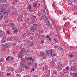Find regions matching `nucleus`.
Masks as SVG:
<instances>
[{
  "mask_svg": "<svg viewBox=\"0 0 77 77\" xmlns=\"http://www.w3.org/2000/svg\"><path fill=\"white\" fill-rule=\"evenodd\" d=\"M74 77H77V72H75Z\"/></svg>",
  "mask_w": 77,
  "mask_h": 77,
  "instance_id": "16",
  "label": "nucleus"
},
{
  "mask_svg": "<svg viewBox=\"0 0 77 77\" xmlns=\"http://www.w3.org/2000/svg\"><path fill=\"white\" fill-rule=\"evenodd\" d=\"M23 35H24V36H25V34H23Z\"/></svg>",
  "mask_w": 77,
  "mask_h": 77,
  "instance_id": "63",
  "label": "nucleus"
},
{
  "mask_svg": "<svg viewBox=\"0 0 77 77\" xmlns=\"http://www.w3.org/2000/svg\"><path fill=\"white\" fill-rule=\"evenodd\" d=\"M63 20H66V17H63Z\"/></svg>",
  "mask_w": 77,
  "mask_h": 77,
  "instance_id": "29",
  "label": "nucleus"
},
{
  "mask_svg": "<svg viewBox=\"0 0 77 77\" xmlns=\"http://www.w3.org/2000/svg\"><path fill=\"white\" fill-rule=\"evenodd\" d=\"M37 39H39V37H37Z\"/></svg>",
  "mask_w": 77,
  "mask_h": 77,
  "instance_id": "46",
  "label": "nucleus"
},
{
  "mask_svg": "<svg viewBox=\"0 0 77 77\" xmlns=\"http://www.w3.org/2000/svg\"><path fill=\"white\" fill-rule=\"evenodd\" d=\"M27 64L28 66H30L32 64V63H31V62H27Z\"/></svg>",
  "mask_w": 77,
  "mask_h": 77,
  "instance_id": "12",
  "label": "nucleus"
},
{
  "mask_svg": "<svg viewBox=\"0 0 77 77\" xmlns=\"http://www.w3.org/2000/svg\"><path fill=\"white\" fill-rule=\"evenodd\" d=\"M29 45H30V47H32L33 45V43L32 41H31L29 42Z\"/></svg>",
  "mask_w": 77,
  "mask_h": 77,
  "instance_id": "9",
  "label": "nucleus"
},
{
  "mask_svg": "<svg viewBox=\"0 0 77 77\" xmlns=\"http://www.w3.org/2000/svg\"><path fill=\"white\" fill-rule=\"evenodd\" d=\"M54 40L55 42L56 43H58V41H57V40L55 38H54Z\"/></svg>",
  "mask_w": 77,
  "mask_h": 77,
  "instance_id": "15",
  "label": "nucleus"
},
{
  "mask_svg": "<svg viewBox=\"0 0 77 77\" xmlns=\"http://www.w3.org/2000/svg\"><path fill=\"white\" fill-rule=\"evenodd\" d=\"M44 32V31H43V29H42V31H40V32Z\"/></svg>",
  "mask_w": 77,
  "mask_h": 77,
  "instance_id": "42",
  "label": "nucleus"
},
{
  "mask_svg": "<svg viewBox=\"0 0 77 77\" xmlns=\"http://www.w3.org/2000/svg\"><path fill=\"white\" fill-rule=\"evenodd\" d=\"M7 12H4V15H6V14H7Z\"/></svg>",
  "mask_w": 77,
  "mask_h": 77,
  "instance_id": "43",
  "label": "nucleus"
},
{
  "mask_svg": "<svg viewBox=\"0 0 77 77\" xmlns=\"http://www.w3.org/2000/svg\"><path fill=\"white\" fill-rule=\"evenodd\" d=\"M29 29L30 30V31L32 32H33L36 31V28L35 27H32V28H30Z\"/></svg>",
  "mask_w": 77,
  "mask_h": 77,
  "instance_id": "4",
  "label": "nucleus"
},
{
  "mask_svg": "<svg viewBox=\"0 0 77 77\" xmlns=\"http://www.w3.org/2000/svg\"><path fill=\"white\" fill-rule=\"evenodd\" d=\"M24 77H27V76H24Z\"/></svg>",
  "mask_w": 77,
  "mask_h": 77,
  "instance_id": "64",
  "label": "nucleus"
},
{
  "mask_svg": "<svg viewBox=\"0 0 77 77\" xmlns=\"http://www.w3.org/2000/svg\"><path fill=\"white\" fill-rule=\"evenodd\" d=\"M74 23H75V21H73Z\"/></svg>",
  "mask_w": 77,
  "mask_h": 77,
  "instance_id": "54",
  "label": "nucleus"
},
{
  "mask_svg": "<svg viewBox=\"0 0 77 77\" xmlns=\"http://www.w3.org/2000/svg\"><path fill=\"white\" fill-rule=\"evenodd\" d=\"M26 69H29V66H26L25 67Z\"/></svg>",
  "mask_w": 77,
  "mask_h": 77,
  "instance_id": "33",
  "label": "nucleus"
},
{
  "mask_svg": "<svg viewBox=\"0 0 77 77\" xmlns=\"http://www.w3.org/2000/svg\"><path fill=\"white\" fill-rule=\"evenodd\" d=\"M10 24L11 27H16V25L13 23H10Z\"/></svg>",
  "mask_w": 77,
  "mask_h": 77,
  "instance_id": "7",
  "label": "nucleus"
},
{
  "mask_svg": "<svg viewBox=\"0 0 77 77\" xmlns=\"http://www.w3.org/2000/svg\"><path fill=\"white\" fill-rule=\"evenodd\" d=\"M12 60H14V58L12 57Z\"/></svg>",
  "mask_w": 77,
  "mask_h": 77,
  "instance_id": "58",
  "label": "nucleus"
},
{
  "mask_svg": "<svg viewBox=\"0 0 77 77\" xmlns=\"http://www.w3.org/2000/svg\"><path fill=\"white\" fill-rule=\"evenodd\" d=\"M19 56L20 57H22V56H20V55H19Z\"/></svg>",
  "mask_w": 77,
  "mask_h": 77,
  "instance_id": "49",
  "label": "nucleus"
},
{
  "mask_svg": "<svg viewBox=\"0 0 77 77\" xmlns=\"http://www.w3.org/2000/svg\"><path fill=\"white\" fill-rule=\"evenodd\" d=\"M47 69V68H46V66H45L44 67H43V69Z\"/></svg>",
  "mask_w": 77,
  "mask_h": 77,
  "instance_id": "28",
  "label": "nucleus"
},
{
  "mask_svg": "<svg viewBox=\"0 0 77 77\" xmlns=\"http://www.w3.org/2000/svg\"><path fill=\"white\" fill-rule=\"evenodd\" d=\"M16 27L15 26H13V27L12 28V30H14L15 29H16Z\"/></svg>",
  "mask_w": 77,
  "mask_h": 77,
  "instance_id": "24",
  "label": "nucleus"
},
{
  "mask_svg": "<svg viewBox=\"0 0 77 77\" xmlns=\"http://www.w3.org/2000/svg\"><path fill=\"white\" fill-rule=\"evenodd\" d=\"M43 20H44L45 23H48V24H50V23H49V22H48V18L46 17L45 16V17H44L43 18Z\"/></svg>",
  "mask_w": 77,
  "mask_h": 77,
  "instance_id": "1",
  "label": "nucleus"
},
{
  "mask_svg": "<svg viewBox=\"0 0 77 77\" xmlns=\"http://www.w3.org/2000/svg\"><path fill=\"white\" fill-rule=\"evenodd\" d=\"M15 33H17L18 32V30L17 29H15L14 30Z\"/></svg>",
  "mask_w": 77,
  "mask_h": 77,
  "instance_id": "23",
  "label": "nucleus"
},
{
  "mask_svg": "<svg viewBox=\"0 0 77 77\" xmlns=\"http://www.w3.org/2000/svg\"><path fill=\"white\" fill-rule=\"evenodd\" d=\"M35 23H36V21H33V27H36L37 26V25L36 24H35Z\"/></svg>",
  "mask_w": 77,
  "mask_h": 77,
  "instance_id": "8",
  "label": "nucleus"
},
{
  "mask_svg": "<svg viewBox=\"0 0 77 77\" xmlns=\"http://www.w3.org/2000/svg\"><path fill=\"white\" fill-rule=\"evenodd\" d=\"M10 41H11V40L12 39V38H10Z\"/></svg>",
  "mask_w": 77,
  "mask_h": 77,
  "instance_id": "47",
  "label": "nucleus"
},
{
  "mask_svg": "<svg viewBox=\"0 0 77 77\" xmlns=\"http://www.w3.org/2000/svg\"><path fill=\"white\" fill-rule=\"evenodd\" d=\"M30 60H32V57H31L30 58Z\"/></svg>",
  "mask_w": 77,
  "mask_h": 77,
  "instance_id": "45",
  "label": "nucleus"
},
{
  "mask_svg": "<svg viewBox=\"0 0 77 77\" xmlns=\"http://www.w3.org/2000/svg\"><path fill=\"white\" fill-rule=\"evenodd\" d=\"M35 65H36L37 64H36V63H35Z\"/></svg>",
  "mask_w": 77,
  "mask_h": 77,
  "instance_id": "62",
  "label": "nucleus"
},
{
  "mask_svg": "<svg viewBox=\"0 0 77 77\" xmlns=\"http://www.w3.org/2000/svg\"><path fill=\"white\" fill-rule=\"evenodd\" d=\"M45 10H43V13H44L45 14Z\"/></svg>",
  "mask_w": 77,
  "mask_h": 77,
  "instance_id": "35",
  "label": "nucleus"
},
{
  "mask_svg": "<svg viewBox=\"0 0 77 77\" xmlns=\"http://www.w3.org/2000/svg\"><path fill=\"white\" fill-rule=\"evenodd\" d=\"M31 66L32 67H33V65L32 64V63L31 64Z\"/></svg>",
  "mask_w": 77,
  "mask_h": 77,
  "instance_id": "56",
  "label": "nucleus"
},
{
  "mask_svg": "<svg viewBox=\"0 0 77 77\" xmlns=\"http://www.w3.org/2000/svg\"><path fill=\"white\" fill-rule=\"evenodd\" d=\"M41 43H42V44H44V41L42 40L41 41Z\"/></svg>",
  "mask_w": 77,
  "mask_h": 77,
  "instance_id": "32",
  "label": "nucleus"
},
{
  "mask_svg": "<svg viewBox=\"0 0 77 77\" xmlns=\"http://www.w3.org/2000/svg\"><path fill=\"white\" fill-rule=\"evenodd\" d=\"M23 17V14H21V15L20 14H19L18 17H17V19L18 21H19L20 20V18H22Z\"/></svg>",
  "mask_w": 77,
  "mask_h": 77,
  "instance_id": "2",
  "label": "nucleus"
},
{
  "mask_svg": "<svg viewBox=\"0 0 77 77\" xmlns=\"http://www.w3.org/2000/svg\"><path fill=\"white\" fill-rule=\"evenodd\" d=\"M10 58H11V57H7V58H6V60H8L9 59H10Z\"/></svg>",
  "mask_w": 77,
  "mask_h": 77,
  "instance_id": "20",
  "label": "nucleus"
},
{
  "mask_svg": "<svg viewBox=\"0 0 77 77\" xmlns=\"http://www.w3.org/2000/svg\"><path fill=\"white\" fill-rule=\"evenodd\" d=\"M26 59H27L28 60H29V59H30V58H29V57H27L26 58Z\"/></svg>",
  "mask_w": 77,
  "mask_h": 77,
  "instance_id": "38",
  "label": "nucleus"
},
{
  "mask_svg": "<svg viewBox=\"0 0 77 77\" xmlns=\"http://www.w3.org/2000/svg\"><path fill=\"white\" fill-rule=\"evenodd\" d=\"M32 61L33 62L34 61V60H33V59H32Z\"/></svg>",
  "mask_w": 77,
  "mask_h": 77,
  "instance_id": "53",
  "label": "nucleus"
},
{
  "mask_svg": "<svg viewBox=\"0 0 77 77\" xmlns=\"http://www.w3.org/2000/svg\"><path fill=\"white\" fill-rule=\"evenodd\" d=\"M54 74H56L57 73V71L56 70H54L53 71Z\"/></svg>",
  "mask_w": 77,
  "mask_h": 77,
  "instance_id": "25",
  "label": "nucleus"
},
{
  "mask_svg": "<svg viewBox=\"0 0 77 77\" xmlns=\"http://www.w3.org/2000/svg\"><path fill=\"white\" fill-rule=\"evenodd\" d=\"M27 39H28V38H26V40L27 41Z\"/></svg>",
  "mask_w": 77,
  "mask_h": 77,
  "instance_id": "52",
  "label": "nucleus"
},
{
  "mask_svg": "<svg viewBox=\"0 0 77 77\" xmlns=\"http://www.w3.org/2000/svg\"><path fill=\"white\" fill-rule=\"evenodd\" d=\"M21 50L22 51H26V49H24V48H23L21 49Z\"/></svg>",
  "mask_w": 77,
  "mask_h": 77,
  "instance_id": "21",
  "label": "nucleus"
},
{
  "mask_svg": "<svg viewBox=\"0 0 77 77\" xmlns=\"http://www.w3.org/2000/svg\"><path fill=\"white\" fill-rule=\"evenodd\" d=\"M46 56H49V57H50V56H52V58H53V55L51 54L50 53L47 52V51H46Z\"/></svg>",
  "mask_w": 77,
  "mask_h": 77,
  "instance_id": "3",
  "label": "nucleus"
},
{
  "mask_svg": "<svg viewBox=\"0 0 77 77\" xmlns=\"http://www.w3.org/2000/svg\"><path fill=\"white\" fill-rule=\"evenodd\" d=\"M54 48H56V46H55L54 47Z\"/></svg>",
  "mask_w": 77,
  "mask_h": 77,
  "instance_id": "57",
  "label": "nucleus"
},
{
  "mask_svg": "<svg viewBox=\"0 0 77 77\" xmlns=\"http://www.w3.org/2000/svg\"><path fill=\"white\" fill-rule=\"evenodd\" d=\"M32 71H35V69H32Z\"/></svg>",
  "mask_w": 77,
  "mask_h": 77,
  "instance_id": "59",
  "label": "nucleus"
},
{
  "mask_svg": "<svg viewBox=\"0 0 77 77\" xmlns=\"http://www.w3.org/2000/svg\"><path fill=\"white\" fill-rule=\"evenodd\" d=\"M29 9H32V8H31V6H29V8H28Z\"/></svg>",
  "mask_w": 77,
  "mask_h": 77,
  "instance_id": "34",
  "label": "nucleus"
},
{
  "mask_svg": "<svg viewBox=\"0 0 77 77\" xmlns=\"http://www.w3.org/2000/svg\"><path fill=\"white\" fill-rule=\"evenodd\" d=\"M40 55L41 56H43V57H46V53H44L43 52H42L40 53Z\"/></svg>",
  "mask_w": 77,
  "mask_h": 77,
  "instance_id": "6",
  "label": "nucleus"
},
{
  "mask_svg": "<svg viewBox=\"0 0 77 77\" xmlns=\"http://www.w3.org/2000/svg\"><path fill=\"white\" fill-rule=\"evenodd\" d=\"M27 22L28 23H29V20L28 19L27 20Z\"/></svg>",
  "mask_w": 77,
  "mask_h": 77,
  "instance_id": "36",
  "label": "nucleus"
},
{
  "mask_svg": "<svg viewBox=\"0 0 77 77\" xmlns=\"http://www.w3.org/2000/svg\"><path fill=\"white\" fill-rule=\"evenodd\" d=\"M49 51L50 52V54H53L54 53V51L52 49H50V51Z\"/></svg>",
  "mask_w": 77,
  "mask_h": 77,
  "instance_id": "10",
  "label": "nucleus"
},
{
  "mask_svg": "<svg viewBox=\"0 0 77 77\" xmlns=\"http://www.w3.org/2000/svg\"><path fill=\"white\" fill-rule=\"evenodd\" d=\"M47 76L48 77H50V75H47Z\"/></svg>",
  "mask_w": 77,
  "mask_h": 77,
  "instance_id": "44",
  "label": "nucleus"
},
{
  "mask_svg": "<svg viewBox=\"0 0 77 77\" xmlns=\"http://www.w3.org/2000/svg\"><path fill=\"white\" fill-rule=\"evenodd\" d=\"M50 38V36L49 35H47L46 36V38H47V39H48Z\"/></svg>",
  "mask_w": 77,
  "mask_h": 77,
  "instance_id": "31",
  "label": "nucleus"
},
{
  "mask_svg": "<svg viewBox=\"0 0 77 77\" xmlns=\"http://www.w3.org/2000/svg\"><path fill=\"white\" fill-rule=\"evenodd\" d=\"M22 51H23L22 50H21V49L20 51V53H19V54H22V55H23V53L22 52Z\"/></svg>",
  "mask_w": 77,
  "mask_h": 77,
  "instance_id": "13",
  "label": "nucleus"
},
{
  "mask_svg": "<svg viewBox=\"0 0 77 77\" xmlns=\"http://www.w3.org/2000/svg\"><path fill=\"white\" fill-rule=\"evenodd\" d=\"M49 40H51V38H49Z\"/></svg>",
  "mask_w": 77,
  "mask_h": 77,
  "instance_id": "50",
  "label": "nucleus"
},
{
  "mask_svg": "<svg viewBox=\"0 0 77 77\" xmlns=\"http://www.w3.org/2000/svg\"><path fill=\"white\" fill-rule=\"evenodd\" d=\"M74 2H75V0H74V1H73Z\"/></svg>",
  "mask_w": 77,
  "mask_h": 77,
  "instance_id": "60",
  "label": "nucleus"
},
{
  "mask_svg": "<svg viewBox=\"0 0 77 77\" xmlns=\"http://www.w3.org/2000/svg\"><path fill=\"white\" fill-rule=\"evenodd\" d=\"M74 73H75V72L70 73V74H71V75L73 77H74Z\"/></svg>",
  "mask_w": 77,
  "mask_h": 77,
  "instance_id": "14",
  "label": "nucleus"
},
{
  "mask_svg": "<svg viewBox=\"0 0 77 77\" xmlns=\"http://www.w3.org/2000/svg\"><path fill=\"white\" fill-rule=\"evenodd\" d=\"M6 40H1V42L2 43H4V42H6Z\"/></svg>",
  "mask_w": 77,
  "mask_h": 77,
  "instance_id": "19",
  "label": "nucleus"
},
{
  "mask_svg": "<svg viewBox=\"0 0 77 77\" xmlns=\"http://www.w3.org/2000/svg\"><path fill=\"white\" fill-rule=\"evenodd\" d=\"M54 57L53 58V60L54 61V62H56V59H54Z\"/></svg>",
  "mask_w": 77,
  "mask_h": 77,
  "instance_id": "30",
  "label": "nucleus"
},
{
  "mask_svg": "<svg viewBox=\"0 0 77 77\" xmlns=\"http://www.w3.org/2000/svg\"><path fill=\"white\" fill-rule=\"evenodd\" d=\"M53 56H54V57L56 56V54H53Z\"/></svg>",
  "mask_w": 77,
  "mask_h": 77,
  "instance_id": "40",
  "label": "nucleus"
},
{
  "mask_svg": "<svg viewBox=\"0 0 77 77\" xmlns=\"http://www.w3.org/2000/svg\"><path fill=\"white\" fill-rule=\"evenodd\" d=\"M2 47H5V48H9L10 47V46L7 45L6 44H2Z\"/></svg>",
  "mask_w": 77,
  "mask_h": 77,
  "instance_id": "5",
  "label": "nucleus"
},
{
  "mask_svg": "<svg viewBox=\"0 0 77 77\" xmlns=\"http://www.w3.org/2000/svg\"><path fill=\"white\" fill-rule=\"evenodd\" d=\"M70 69H71V70H72L71 71H72V67H71V68Z\"/></svg>",
  "mask_w": 77,
  "mask_h": 77,
  "instance_id": "51",
  "label": "nucleus"
},
{
  "mask_svg": "<svg viewBox=\"0 0 77 77\" xmlns=\"http://www.w3.org/2000/svg\"><path fill=\"white\" fill-rule=\"evenodd\" d=\"M6 32H7V34H8V35H9V34L11 33L10 31H7Z\"/></svg>",
  "mask_w": 77,
  "mask_h": 77,
  "instance_id": "22",
  "label": "nucleus"
},
{
  "mask_svg": "<svg viewBox=\"0 0 77 77\" xmlns=\"http://www.w3.org/2000/svg\"><path fill=\"white\" fill-rule=\"evenodd\" d=\"M69 69V67H67L66 68V70H68V69Z\"/></svg>",
  "mask_w": 77,
  "mask_h": 77,
  "instance_id": "37",
  "label": "nucleus"
},
{
  "mask_svg": "<svg viewBox=\"0 0 77 77\" xmlns=\"http://www.w3.org/2000/svg\"><path fill=\"white\" fill-rule=\"evenodd\" d=\"M26 62V61L22 62V63H25Z\"/></svg>",
  "mask_w": 77,
  "mask_h": 77,
  "instance_id": "61",
  "label": "nucleus"
},
{
  "mask_svg": "<svg viewBox=\"0 0 77 77\" xmlns=\"http://www.w3.org/2000/svg\"><path fill=\"white\" fill-rule=\"evenodd\" d=\"M0 12L1 13H0V15H1L2 14V13H3V11H1ZM0 19H1V20H2V17L0 18Z\"/></svg>",
  "mask_w": 77,
  "mask_h": 77,
  "instance_id": "17",
  "label": "nucleus"
},
{
  "mask_svg": "<svg viewBox=\"0 0 77 77\" xmlns=\"http://www.w3.org/2000/svg\"><path fill=\"white\" fill-rule=\"evenodd\" d=\"M42 35H40L39 36H42Z\"/></svg>",
  "mask_w": 77,
  "mask_h": 77,
  "instance_id": "55",
  "label": "nucleus"
},
{
  "mask_svg": "<svg viewBox=\"0 0 77 77\" xmlns=\"http://www.w3.org/2000/svg\"><path fill=\"white\" fill-rule=\"evenodd\" d=\"M4 60H3V59H1L0 60V62H2L4 61Z\"/></svg>",
  "mask_w": 77,
  "mask_h": 77,
  "instance_id": "27",
  "label": "nucleus"
},
{
  "mask_svg": "<svg viewBox=\"0 0 77 77\" xmlns=\"http://www.w3.org/2000/svg\"><path fill=\"white\" fill-rule=\"evenodd\" d=\"M73 56H74V55L72 54H71L70 55L69 57H70V58L72 57Z\"/></svg>",
  "mask_w": 77,
  "mask_h": 77,
  "instance_id": "26",
  "label": "nucleus"
},
{
  "mask_svg": "<svg viewBox=\"0 0 77 77\" xmlns=\"http://www.w3.org/2000/svg\"><path fill=\"white\" fill-rule=\"evenodd\" d=\"M32 6L33 8H36V6H37V4L36 3H33Z\"/></svg>",
  "mask_w": 77,
  "mask_h": 77,
  "instance_id": "11",
  "label": "nucleus"
},
{
  "mask_svg": "<svg viewBox=\"0 0 77 77\" xmlns=\"http://www.w3.org/2000/svg\"><path fill=\"white\" fill-rule=\"evenodd\" d=\"M38 16H40V15H41V14L40 13H38Z\"/></svg>",
  "mask_w": 77,
  "mask_h": 77,
  "instance_id": "41",
  "label": "nucleus"
},
{
  "mask_svg": "<svg viewBox=\"0 0 77 77\" xmlns=\"http://www.w3.org/2000/svg\"><path fill=\"white\" fill-rule=\"evenodd\" d=\"M5 2H6V3H7V1L6 0H5Z\"/></svg>",
  "mask_w": 77,
  "mask_h": 77,
  "instance_id": "48",
  "label": "nucleus"
},
{
  "mask_svg": "<svg viewBox=\"0 0 77 77\" xmlns=\"http://www.w3.org/2000/svg\"><path fill=\"white\" fill-rule=\"evenodd\" d=\"M58 66L59 68H63V66L61 65H58Z\"/></svg>",
  "mask_w": 77,
  "mask_h": 77,
  "instance_id": "18",
  "label": "nucleus"
},
{
  "mask_svg": "<svg viewBox=\"0 0 77 77\" xmlns=\"http://www.w3.org/2000/svg\"><path fill=\"white\" fill-rule=\"evenodd\" d=\"M7 75H8L9 76V75H10V73H7Z\"/></svg>",
  "mask_w": 77,
  "mask_h": 77,
  "instance_id": "39",
  "label": "nucleus"
}]
</instances>
